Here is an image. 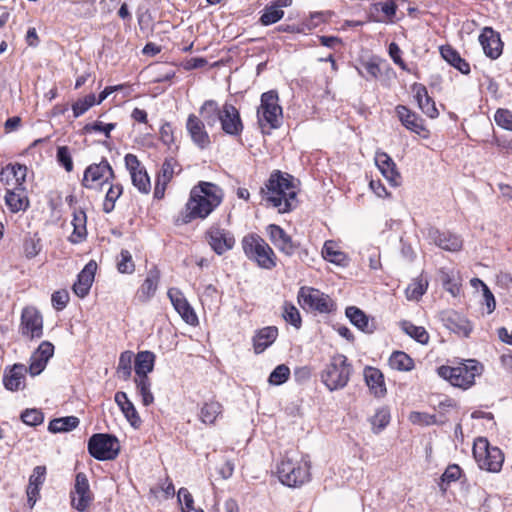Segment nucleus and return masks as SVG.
<instances>
[{
  "label": "nucleus",
  "instance_id": "nucleus-1",
  "mask_svg": "<svg viewBox=\"0 0 512 512\" xmlns=\"http://www.w3.org/2000/svg\"><path fill=\"white\" fill-rule=\"evenodd\" d=\"M221 187L206 181L193 186L184 211L176 219L178 224H188L195 219H206L223 201Z\"/></svg>",
  "mask_w": 512,
  "mask_h": 512
},
{
  "label": "nucleus",
  "instance_id": "nucleus-2",
  "mask_svg": "<svg viewBox=\"0 0 512 512\" xmlns=\"http://www.w3.org/2000/svg\"><path fill=\"white\" fill-rule=\"evenodd\" d=\"M267 206L276 208L279 213H287L297 205V187L294 178L279 170L271 173L265 187L261 188Z\"/></svg>",
  "mask_w": 512,
  "mask_h": 512
},
{
  "label": "nucleus",
  "instance_id": "nucleus-3",
  "mask_svg": "<svg viewBox=\"0 0 512 512\" xmlns=\"http://www.w3.org/2000/svg\"><path fill=\"white\" fill-rule=\"evenodd\" d=\"M277 475L282 484L298 487L310 479V464L298 453H287L277 465Z\"/></svg>",
  "mask_w": 512,
  "mask_h": 512
},
{
  "label": "nucleus",
  "instance_id": "nucleus-4",
  "mask_svg": "<svg viewBox=\"0 0 512 512\" xmlns=\"http://www.w3.org/2000/svg\"><path fill=\"white\" fill-rule=\"evenodd\" d=\"M483 372V365L474 359H468L458 366L442 365L437 369L438 375L452 386L468 389L475 383L476 376Z\"/></svg>",
  "mask_w": 512,
  "mask_h": 512
},
{
  "label": "nucleus",
  "instance_id": "nucleus-5",
  "mask_svg": "<svg viewBox=\"0 0 512 512\" xmlns=\"http://www.w3.org/2000/svg\"><path fill=\"white\" fill-rule=\"evenodd\" d=\"M352 374V366L346 356L334 355L321 372V380L329 391L346 387Z\"/></svg>",
  "mask_w": 512,
  "mask_h": 512
},
{
  "label": "nucleus",
  "instance_id": "nucleus-6",
  "mask_svg": "<svg viewBox=\"0 0 512 512\" xmlns=\"http://www.w3.org/2000/svg\"><path fill=\"white\" fill-rule=\"evenodd\" d=\"M245 255L262 269L271 270L276 266V254L269 244L257 234H248L242 239Z\"/></svg>",
  "mask_w": 512,
  "mask_h": 512
},
{
  "label": "nucleus",
  "instance_id": "nucleus-7",
  "mask_svg": "<svg viewBox=\"0 0 512 512\" xmlns=\"http://www.w3.org/2000/svg\"><path fill=\"white\" fill-rule=\"evenodd\" d=\"M473 456L480 469L497 473L504 462L503 452L491 446L486 438H478L473 445Z\"/></svg>",
  "mask_w": 512,
  "mask_h": 512
},
{
  "label": "nucleus",
  "instance_id": "nucleus-8",
  "mask_svg": "<svg viewBox=\"0 0 512 512\" xmlns=\"http://www.w3.org/2000/svg\"><path fill=\"white\" fill-rule=\"evenodd\" d=\"M259 125L264 129H276L281 125L282 107L279 105L278 93L274 90L261 95V104L257 110Z\"/></svg>",
  "mask_w": 512,
  "mask_h": 512
},
{
  "label": "nucleus",
  "instance_id": "nucleus-9",
  "mask_svg": "<svg viewBox=\"0 0 512 512\" xmlns=\"http://www.w3.org/2000/svg\"><path fill=\"white\" fill-rule=\"evenodd\" d=\"M88 451L97 460H114L120 451L119 441L111 434H94L88 441Z\"/></svg>",
  "mask_w": 512,
  "mask_h": 512
},
{
  "label": "nucleus",
  "instance_id": "nucleus-10",
  "mask_svg": "<svg viewBox=\"0 0 512 512\" xmlns=\"http://www.w3.org/2000/svg\"><path fill=\"white\" fill-rule=\"evenodd\" d=\"M114 178L113 168L103 158L99 163L90 164L85 169L81 184L86 189H96L110 183Z\"/></svg>",
  "mask_w": 512,
  "mask_h": 512
},
{
  "label": "nucleus",
  "instance_id": "nucleus-11",
  "mask_svg": "<svg viewBox=\"0 0 512 512\" xmlns=\"http://www.w3.org/2000/svg\"><path fill=\"white\" fill-rule=\"evenodd\" d=\"M297 298L302 308L320 313H329L334 307V303L328 295L310 287H301Z\"/></svg>",
  "mask_w": 512,
  "mask_h": 512
},
{
  "label": "nucleus",
  "instance_id": "nucleus-12",
  "mask_svg": "<svg viewBox=\"0 0 512 512\" xmlns=\"http://www.w3.org/2000/svg\"><path fill=\"white\" fill-rule=\"evenodd\" d=\"M205 238L211 249L218 255L226 253L235 245L234 235L218 224H214L208 228L205 233Z\"/></svg>",
  "mask_w": 512,
  "mask_h": 512
},
{
  "label": "nucleus",
  "instance_id": "nucleus-13",
  "mask_svg": "<svg viewBox=\"0 0 512 512\" xmlns=\"http://www.w3.org/2000/svg\"><path fill=\"white\" fill-rule=\"evenodd\" d=\"M20 333L33 340L43 335V317L34 307H26L21 314Z\"/></svg>",
  "mask_w": 512,
  "mask_h": 512
},
{
  "label": "nucleus",
  "instance_id": "nucleus-14",
  "mask_svg": "<svg viewBox=\"0 0 512 512\" xmlns=\"http://www.w3.org/2000/svg\"><path fill=\"white\" fill-rule=\"evenodd\" d=\"M222 131L232 137L242 134L244 125L238 109L231 103H224L221 107L220 119Z\"/></svg>",
  "mask_w": 512,
  "mask_h": 512
},
{
  "label": "nucleus",
  "instance_id": "nucleus-15",
  "mask_svg": "<svg viewBox=\"0 0 512 512\" xmlns=\"http://www.w3.org/2000/svg\"><path fill=\"white\" fill-rule=\"evenodd\" d=\"M93 499L86 474L79 472L75 478L74 489L71 491V504L80 511H85Z\"/></svg>",
  "mask_w": 512,
  "mask_h": 512
},
{
  "label": "nucleus",
  "instance_id": "nucleus-16",
  "mask_svg": "<svg viewBox=\"0 0 512 512\" xmlns=\"http://www.w3.org/2000/svg\"><path fill=\"white\" fill-rule=\"evenodd\" d=\"M125 166L130 173L133 185L141 193H149L151 189L150 178L140 161L134 154H127L124 158Z\"/></svg>",
  "mask_w": 512,
  "mask_h": 512
},
{
  "label": "nucleus",
  "instance_id": "nucleus-17",
  "mask_svg": "<svg viewBox=\"0 0 512 512\" xmlns=\"http://www.w3.org/2000/svg\"><path fill=\"white\" fill-rule=\"evenodd\" d=\"M174 309L181 318L189 325H196L198 318L194 309L188 303L184 294L178 288H170L167 293Z\"/></svg>",
  "mask_w": 512,
  "mask_h": 512
},
{
  "label": "nucleus",
  "instance_id": "nucleus-18",
  "mask_svg": "<svg viewBox=\"0 0 512 512\" xmlns=\"http://www.w3.org/2000/svg\"><path fill=\"white\" fill-rule=\"evenodd\" d=\"M54 346L48 341H43L30 358V365L27 369L32 376L39 375L46 367L49 359L53 356Z\"/></svg>",
  "mask_w": 512,
  "mask_h": 512
},
{
  "label": "nucleus",
  "instance_id": "nucleus-19",
  "mask_svg": "<svg viewBox=\"0 0 512 512\" xmlns=\"http://www.w3.org/2000/svg\"><path fill=\"white\" fill-rule=\"evenodd\" d=\"M267 232L271 242L282 253L291 256L295 253L298 245L294 243L291 237L278 225L270 224L267 227Z\"/></svg>",
  "mask_w": 512,
  "mask_h": 512
},
{
  "label": "nucleus",
  "instance_id": "nucleus-20",
  "mask_svg": "<svg viewBox=\"0 0 512 512\" xmlns=\"http://www.w3.org/2000/svg\"><path fill=\"white\" fill-rule=\"evenodd\" d=\"M186 129L193 143L201 149L206 148L210 144V137L205 129L202 119L195 114H190L186 121Z\"/></svg>",
  "mask_w": 512,
  "mask_h": 512
},
{
  "label": "nucleus",
  "instance_id": "nucleus-21",
  "mask_svg": "<svg viewBox=\"0 0 512 512\" xmlns=\"http://www.w3.org/2000/svg\"><path fill=\"white\" fill-rule=\"evenodd\" d=\"M479 42L486 56L497 59L502 54L503 44L499 33L490 27H485L479 36Z\"/></svg>",
  "mask_w": 512,
  "mask_h": 512
},
{
  "label": "nucleus",
  "instance_id": "nucleus-22",
  "mask_svg": "<svg viewBox=\"0 0 512 512\" xmlns=\"http://www.w3.org/2000/svg\"><path fill=\"white\" fill-rule=\"evenodd\" d=\"M396 113L405 128L424 138L428 136V131L424 126L423 120L416 113L412 112L403 105L396 107Z\"/></svg>",
  "mask_w": 512,
  "mask_h": 512
},
{
  "label": "nucleus",
  "instance_id": "nucleus-23",
  "mask_svg": "<svg viewBox=\"0 0 512 512\" xmlns=\"http://www.w3.org/2000/svg\"><path fill=\"white\" fill-rule=\"evenodd\" d=\"M428 238L439 248L450 252H455L461 249L462 240L459 236L450 232H441L435 228L428 229Z\"/></svg>",
  "mask_w": 512,
  "mask_h": 512
},
{
  "label": "nucleus",
  "instance_id": "nucleus-24",
  "mask_svg": "<svg viewBox=\"0 0 512 512\" xmlns=\"http://www.w3.org/2000/svg\"><path fill=\"white\" fill-rule=\"evenodd\" d=\"M96 270V262L90 261L78 274L77 281L73 285V291L78 297L84 298L88 295L95 278Z\"/></svg>",
  "mask_w": 512,
  "mask_h": 512
},
{
  "label": "nucleus",
  "instance_id": "nucleus-25",
  "mask_svg": "<svg viewBox=\"0 0 512 512\" xmlns=\"http://www.w3.org/2000/svg\"><path fill=\"white\" fill-rule=\"evenodd\" d=\"M364 379L371 394L377 398H382L387 393L384 375L380 369L367 366L364 368Z\"/></svg>",
  "mask_w": 512,
  "mask_h": 512
},
{
  "label": "nucleus",
  "instance_id": "nucleus-26",
  "mask_svg": "<svg viewBox=\"0 0 512 512\" xmlns=\"http://www.w3.org/2000/svg\"><path fill=\"white\" fill-rule=\"evenodd\" d=\"M46 479V467L36 466L29 477L27 498L30 508H33L39 498V492Z\"/></svg>",
  "mask_w": 512,
  "mask_h": 512
},
{
  "label": "nucleus",
  "instance_id": "nucleus-27",
  "mask_svg": "<svg viewBox=\"0 0 512 512\" xmlns=\"http://www.w3.org/2000/svg\"><path fill=\"white\" fill-rule=\"evenodd\" d=\"M27 167L25 165L14 163L6 165L0 172V180L6 185H15V187H24L26 180Z\"/></svg>",
  "mask_w": 512,
  "mask_h": 512
},
{
  "label": "nucleus",
  "instance_id": "nucleus-28",
  "mask_svg": "<svg viewBox=\"0 0 512 512\" xmlns=\"http://www.w3.org/2000/svg\"><path fill=\"white\" fill-rule=\"evenodd\" d=\"M160 280V272L157 268L148 271L147 276L136 293V299L141 303L148 302L156 293Z\"/></svg>",
  "mask_w": 512,
  "mask_h": 512
},
{
  "label": "nucleus",
  "instance_id": "nucleus-29",
  "mask_svg": "<svg viewBox=\"0 0 512 512\" xmlns=\"http://www.w3.org/2000/svg\"><path fill=\"white\" fill-rule=\"evenodd\" d=\"M375 164L392 185L397 186L399 184L400 174L396 170L394 161L387 153L377 151L375 154Z\"/></svg>",
  "mask_w": 512,
  "mask_h": 512
},
{
  "label": "nucleus",
  "instance_id": "nucleus-30",
  "mask_svg": "<svg viewBox=\"0 0 512 512\" xmlns=\"http://www.w3.org/2000/svg\"><path fill=\"white\" fill-rule=\"evenodd\" d=\"M442 321L447 329L466 337L472 330L470 322L464 316L455 311H448L444 313Z\"/></svg>",
  "mask_w": 512,
  "mask_h": 512
},
{
  "label": "nucleus",
  "instance_id": "nucleus-31",
  "mask_svg": "<svg viewBox=\"0 0 512 512\" xmlns=\"http://www.w3.org/2000/svg\"><path fill=\"white\" fill-rule=\"evenodd\" d=\"M27 373V368L23 364H15L8 371L5 372L3 377V383L6 389L10 391H17L24 388V380L25 374Z\"/></svg>",
  "mask_w": 512,
  "mask_h": 512
},
{
  "label": "nucleus",
  "instance_id": "nucleus-32",
  "mask_svg": "<svg viewBox=\"0 0 512 512\" xmlns=\"http://www.w3.org/2000/svg\"><path fill=\"white\" fill-rule=\"evenodd\" d=\"M114 399L127 421L133 427L137 428L141 424V418L134 404L128 399L127 394L125 392L118 391L115 394Z\"/></svg>",
  "mask_w": 512,
  "mask_h": 512
},
{
  "label": "nucleus",
  "instance_id": "nucleus-33",
  "mask_svg": "<svg viewBox=\"0 0 512 512\" xmlns=\"http://www.w3.org/2000/svg\"><path fill=\"white\" fill-rule=\"evenodd\" d=\"M415 99L421 111L430 118L438 116V110L435 106L434 100L428 95L427 89L423 85H415Z\"/></svg>",
  "mask_w": 512,
  "mask_h": 512
},
{
  "label": "nucleus",
  "instance_id": "nucleus-34",
  "mask_svg": "<svg viewBox=\"0 0 512 512\" xmlns=\"http://www.w3.org/2000/svg\"><path fill=\"white\" fill-rule=\"evenodd\" d=\"M5 202L14 213L26 210L29 206V200L24 187H15L13 190H7Z\"/></svg>",
  "mask_w": 512,
  "mask_h": 512
},
{
  "label": "nucleus",
  "instance_id": "nucleus-35",
  "mask_svg": "<svg viewBox=\"0 0 512 512\" xmlns=\"http://www.w3.org/2000/svg\"><path fill=\"white\" fill-rule=\"evenodd\" d=\"M156 356L153 352L145 350L140 351L135 356V377H149L148 374L153 371Z\"/></svg>",
  "mask_w": 512,
  "mask_h": 512
},
{
  "label": "nucleus",
  "instance_id": "nucleus-36",
  "mask_svg": "<svg viewBox=\"0 0 512 512\" xmlns=\"http://www.w3.org/2000/svg\"><path fill=\"white\" fill-rule=\"evenodd\" d=\"M440 54L448 64L460 71L462 74L467 75L470 73L469 63L463 59L460 54L451 46H442L440 48Z\"/></svg>",
  "mask_w": 512,
  "mask_h": 512
},
{
  "label": "nucleus",
  "instance_id": "nucleus-37",
  "mask_svg": "<svg viewBox=\"0 0 512 512\" xmlns=\"http://www.w3.org/2000/svg\"><path fill=\"white\" fill-rule=\"evenodd\" d=\"M278 329L275 326L264 327L258 331L253 338L254 350L257 354L262 353L277 338Z\"/></svg>",
  "mask_w": 512,
  "mask_h": 512
},
{
  "label": "nucleus",
  "instance_id": "nucleus-38",
  "mask_svg": "<svg viewBox=\"0 0 512 512\" xmlns=\"http://www.w3.org/2000/svg\"><path fill=\"white\" fill-rule=\"evenodd\" d=\"M199 113L208 126H214L220 119L221 107L214 100H206L200 107Z\"/></svg>",
  "mask_w": 512,
  "mask_h": 512
},
{
  "label": "nucleus",
  "instance_id": "nucleus-39",
  "mask_svg": "<svg viewBox=\"0 0 512 512\" xmlns=\"http://www.w3.org/2000/svg\"><path fill=\"white\" fill-rule=\"evenodd\" d=\"M223 407L217 401L205 402L200 409L199 418L204 424L212 425L222 414Z\"/></svg>",
  "mask_w": 512,
  "mask_h": 512
},
{
  "label": "nucleus",
  "instance_id": "nucleus-40",
  "mask_svg": "<svg viewBox=\"0 0 512 512\" xmlns=\"http://www.w3.org/2000/svg\"><path fill=\"white\" fill-rule=\"evenodd\" d=\"M134 383L142 404L144 406L152 405L154 403V395L151 391V379L149 377H135Z\"/></svg>",
  "mask_w": 512,
  "mask_h": 512
},
{
  "label": "nucleus",
  "instance_id": "nucleus-41",
  "mask_svg": "<svg viewBox=\"0 0 512 512\" xmlns=\"http://www.w3.org/2000/svg\"><path fill=\"white\" fill-rule=\"evenodd\" d=\"M79 425V419L75 416L56 418L50 421L48 430L51 433L69 432Z\"/></svg>",
  "mask_w": 512,
  "mask_h": 512
},
{
  "label": "nucleus",
  "instance_id": "nucleus-42",
  "mask_svg": "<svg viewBox=\"0 0 512 512\" xmlns=\"http://www.w3.org/2000/svg\"><path fill=\"white\" fill-rule=\"evenodd\" d=\"M389 366L397 371H410L414 368V361L407 353L395 351L389 358Z\"/></svg>",
  "mask_w": 512,
  "mask_h": 512
},
{
  "label": "nucleus",
  "instance_id": "nucleus-43",
  "mask_svg": "<svg viewBox=\"0 0 512 512\" xmlns=\"http://www.w3.org/2000/svg\"><path fill=\"white\" fill-rule=\"evenodd\" d=\"M346 316L349 318L351 323L355 325L358 329L364 332H371V327L369 325V319L365 315V313L355 306H350L346 308L345 312Z\"/></svg>",
  "mask_w": 512,
  "mask_h": 512
},
{
  "label": "nucleus",
  "instance_id": "nucleus-44",
  "mask_svg": "<svg viewBox=\"0 0 512 512\" xmlns=\"http://www.w3.org/2000/svg\"><path fill=\"white\" fill-rule=\"evenodd\" d=\"M401 329L405 334L416 340L421 344H427L429 341V334L422 326H416L412 322L404 320L400 323Z\"/></svg>",
  "mask_w": 512,
  "mask_h": 512
},
{
  "label": "nucleus",
  "instance_id": "nucleus-45",
  "mask_svg": "<svg viewBox=\"0 0 512 512\" xmlns=\"http://www.w3.org/2000/svg\"><path fill=\"white\" fill-rule=\"evenodd\" d=\"M134 354L132 351H124L120 354L116 373L118 378L127 381L130 379L132 374V361Z\"/></svg>",
  "mask_w": 512,
  "mask_h": 512
},
{
  "label": "nucleus",
  "instance_id": "nucleus-46",
  "mask_svg": "<svg viewBox=\"0 0 512 512\" xmlns=\"http://www.w3.org/2000/svg\"><path fill=\"white\" fill-rule=\"evenodd\" d=\"M391 419L390 410L387 407L379 408L370 418L372 430L375 434L380 433L389 424Z\"/></svg>",
  "mask_w": 512,
  "mask_h": 512
},
{
  "label": "nucleus",
  "instance_id": "nucleus-47",
  "mask_svg": "<svg viewBox=\"0 0 512 512\" xmlns=\"http://www.w3.org/2000/svg\"><path fill=\"white\" fill-rule=\"evenodd\" d=\"M428 281L423 277L414 279L406 288V297L408 300H419L426 292Z\"/></svg>",
  "mask_w": 512,
  "mask_h": 512
},
{
  "label": "nucleus",
  "instance_id": "nucleus-48",
  "mask_svg": "<svg viewBox=\"0 0 512 512\" xmlns=\"http://www.w3.org/2000/svg\"><path fill=\"white\" fill-rule=\"evenodd\" d=\"M323 257L335 264H343L346 261V255L337 249L333 241H326L322 250Z\"/></svg>",
  "mask_w": 512,
  "mask_h": 512
},
{
  "label": "nucleus",
  "instance_id": "nucleus-49",
  "mask_svg": "<svg viewBox=\"0 0 512 512\" xmlns=\"http://www.w3.org/2000/svg\"><path fill=\"white\" fill-rule=\"evenodd\" d=\"M283 16L284 11L272 3L265 7L259 21L262 25L268 26L278 22L283 18Z\"/></svg>",
  "mask_w": 512,
  "mask_h": 512
},
{
  "label": "nucleus",
  "instance_id": "nucleus-50",
  "mask_svg": "<svg viewBox=\"0 0 512 512\" xmlns=\"http://www.w3.org/2000/svg\"><path fill=\"white\" fill-rule=\"evenodd\" d=\"M110 187L106 193L105 201L103 204V210L106 213H110L114 207L116 200L122 195L123 193V187L120 184H111L109 183Z\"/></svg>",
  "mask_w": 512,
  "mask_h": 512
},
{
  "label": "nucleus",
  "instance_id": "nucleus-51",
  "mask_svg": "<svg viewBox=\"0 0 512 512\" xmlns=\"http://www.w3.org/2000/svg\"><path fill=\"white\" fill-rule=\"evenodd\" d=\"M96 103V97L94 94L86 95L84 98L77 100L72 105V111L75 118L83 115L86 111H88L92 106Z\"/></svg>",
  "mask_w": 512,
  "mask_h": 512
},
{
  "label": "nucleus",
  "instance_id": "nucleus-52",
  "mask_svg": "<svg viewBox=\"0 0 512 512\" xmlns=\"http://www.w3.org/2000/svg\"><path fill=\"white\" fill-rule=\"evenodd\" d=\"M282 316L286 322L290 323L297 329L300 328L302 323L301 316L299 310L294 305L291 303H285L283 305Z\"/></svg>",
  "mask_w": 512,
  "mask_h": 512
},
{
  "label": "nucleus",
  "instance_id": "nucleus-53",
  "mask_svg": "<svg viewBox=\"0 0 512 512\" xmlns=\"http://www.w3.org/2000/svg\"><path fill=\"white\" fill-rule=\"evenodd\" d=\"M290 376V369L288 366L281 364L278 365L270 374L268 382L271 385H281L285 383Z\"/></svg>",
  "mask_w": 512,
  "mask_h": 512
},
{
  "label": "nucleus",
  "instance_id": "nucleus-54",
  "mask_svg": "<svg viewBox=\"0 0 512 512\" xmlns=\"http://www.w3.org/2000/svg\"><path fill=\"white\" fill-rule=\"evenodd\" d=\"M117 269L120 273L131 274L134 272L135 265L128 250H121L117 261Z\"/></svg>",
  "mask_w": 512,
  "mask_h": 512
},
{
  "label": "nucleus",
  "instance_id": "nucleus-55",
  "mask_svg": "<svg viewBox=\"0 0 512 512\" xmlns=\"http://www.w3.org/2000/svg\"><path fill=\"white\" fill-rule=\"evenodd\" d=\"M177 167L178 163L174 158L165 159L157 178L163 180L164 183H169Z\"/></svg>",
  "mask_w": 512,
  "mask_h": 512
},
{
  "label": "nucleus",
  "instance_id": "nucleus-56",
  "mask_svg": "<svg viewBox=\"0 0 512 512\" xmlns=\"http://www.w3.org/2000/svg\"><path fill=\"white\" fill-rule=\"evenodd\" d=\"M376 11L383 13L382 22H392L396 15L397 6L393 1L379 2L374 5Z\"/></svg>",
  "mask_w": 512,
  "mask_h": 512
},
{
  "label": "nucleus",
  "instance_id": "nucleus-57",
  "mask_svg": "<svg viewBox=\"0 0 512 512\" xmlns=\"http://www.w3.org/2000/svg\"><path fill=\"white\" fill-rule=\"evenodd\" d=\"M178 500L181 504L182 512H203L201 509H196L194 507L193 497L185 488H181L178 491Z\"/></svg>",
  "mask_w": 512,
  "mask_h": 512
},
{
  "label": "nucleus",
  "instance_id": "nucleus-58",
  "mask_svg": "<svg viewBox=\"0 0 512 512\" xmlns=\"http://www.w3.org/2000/svg\"><path fill=\"white\" fill-rule=\"evenodd\" d=\"M115 127V123L104 124L101 121H95L93 123L86 124L83 130L85 133L102 132L105 134L106 138H110V133L113 129H115Z\"/></svg>",
  "mask_w": 512,
  "mask_h": 512
},
{
  "label": "nucleus",
  "instance_id": "nucleus-59",
  "mask_svg": "<svg viewBox=\"0 0 512 512\" xmlns=\"http://www.w3.org/2000/svg\"><path fill=\"white\" fill-rule=\"evenodd\" d=\"M411 423L421 426H429L436 423V416L425 412L413 411L409 414Z\"/></svg>",
  "mask_w": 512,
  "mask_h": 512
},
{
  "label": "nucleus",
  "instance_id": "nucleus-60",
  "mask_svg": "<svg viewBox=\"0 0 512 512\" xmlns=\"http://www.w3.org/2000/svg\"><path fill=\"white\" fill-rule=\"evenodd\" d=\"M21 420L30 426H36L43 422V413L38 409H26L21 414Z\"/></svg>",
  "mask_w": 512,
  "mask_h": 512
},
{
  "label": "nucleus",
  "instance_id": "nucleus-61",
  "mask_svg": "<svg viewBox=\"0 0 512 512\" xmlns=\"http://www.w3.org/2000/svg\"><path fill=\"white\" fill-rule=\"evenodd\" d=\"M496 124L506 130L512 131V112L507 109H498L494 115Z\"/></svg>",
  "mask_w": 512,
  "mask_h": 512
},
{
  "label": "nucleus",
  "instance_id": "nucleus-62",
  "mask_svg": "<svg viewBox=\"0 0 512 512\" xmlns=\"http://www.w3.org/2000/svg\"><path fill=\"white\" fill-rule=\"evenodd\" d=\"M57 161L62 165L67 172L73 170V161L67 146H60L57 148Z\"/></svg>",
  "mask_w": 512,
  "mask_h": 512
},
{
  "label": "nucleus",
  "instance_id": "nucleus-63",
  "mask_svg": "<svg viewBox=\"0 0 512 512\" xmlns=\"http://www.w3.org/2000/svg\"><path fill=\"white\" fill-rule=\"evenodd\" d=\"M330 16L329 12H314L310 17L303 22V26L308 30L318 27L321 23L325 22Z\"/></svg>",
  "mask_w": 512,
  "mask_h": 512
},
{
  "label": "nucleus",
  "instance_id": "nucleus-64",
  "mask_svg": "<svg viewBox=\"0 0 512 512\" xmlns=\"http://www.w3.org/2000/svg\"><path fill=\"white\" fill-rule=\"evenodd\" d=\"M41 244L39 239L29 238L24 242V254L28 259L34 258L39 254Z\"/></svg>",
  "mask_w": 512,
  "mask_h": 512
}]
</instances>
